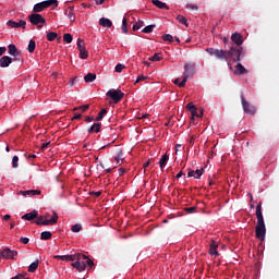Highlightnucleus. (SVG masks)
I'll use <instances>...</instances> for the list:
<instances>
[{
  "label": "nucleus",
  "instance_id": "1",
  "mask_svg": "<svg viewBox=\"0 0 279 279\" xmlns=\"http://www.w3.org/2000/svg\"><path fill=\"white\" fill-rule=\"evenodd\" d=\"M231 40L236 47L232 46L229 50L207 48L206 52L209 53V56H215L218 60H225L226 62H228V60H232V62H241V58L245 56V52H243V48L241 47V45H243V35L233 33L231 35Z\"/></svg>",
  "mask_w": 279,
  "mask_h": 279
},
{
  "label": "nucleus",
  "instance_id": "2",
  "mask_svg": "<svg viewBox=\"0 0 279 279\" xmlns=\"http://www.w3.org/2000/svg\"><path fill=\"white\" fill-rule=\"evenodd\" d=\"M257 225L255 227V236L265 241V234H267V228L265 227V218L263 217V202H259L255 209Z\"/></svg>",
  "mask_w": 279,
  "mask_h": 279
},
{
  "label": "nucleus",
  "instance_id": "3",
  "mask_svg": "<svg viewBox=\"0 0 279 279\" xmlns=\"http://www.w3.org/2000/svg\"><path fill=\"white\" fill-rule=\"evenodd\" d=\"M86 266L90 269L95 266V262L88 258V256H86L85 254L77 253V260L75 263H72V267L82 272L86 271Z\"/></svg>",
  "mask_w": 279,
  "mask_h": 279
},
{
  "label": "nucleus",
  "instance_id": "4",
  "mask_svg": "<svg viewBox=\"0 0 279 279\" xmlns=\"http://www.w3.org/2000/svg\"><path fill=\"white\" fill-rule=\"evenodd\" d=\"M194 75H195V63H185L183 78L179 84V88H184V86H186V82L189 81V78L193 77Z\"/></svg>",
  "mask_w": 279,
  "mask_h": 279
},
{
  "label": "nucleus",
  "instance_id": "5",
  "mask_svg": "<svg viewBox=\"0 0 279 279\" xmlns=\"http://www.w3.org/2000/svg\"><path fill=\"white\" fill-rule=\"evenodd\" d=\"M58 213L52 211L51 218H47V216H37L35 223L37 226H56V223H58Z\"/></svg>",
  "mask_w": 279,
  "mask_h": 279
},
{
  "label": "nucleus",
  "instance_id": "6",
  "mask_svg": "<svg viewBox=\"0 0 279 279\" xmlns=\"http://www.w3.org/2000/svg\"><path fill=\"white\" fill-rule=\"evenodd\" d=\"M28 21H29V23H32V25H36V27H38V29H40L41 27H45V25H47V20H45V17L38 13H32L28 16Z\"/></svg>",
  "mask_w": 279,
  "mask_h": 279
},
{
  "label": "nucleus",
  "instance_id": "7",
  "mask_svg": "<svg viewBox=\"0 0 279 279\" xmlns=\"http://www.w3.org/2000/svg\"><path fill=\"white\" fill-rule=\"evenodd\" d=\"M51 5H56V8H58V0H46V1L39 2L34 5L33 11L35 12V14H38L44 10H47V8H51Z\"/></svg>",
  "mask_w": 279,
  "mask_h": 279
},
{
  "label": "nucleus",
  "instance_id": "8",
  "mask_svg": "<svg viewBox=\"0 0 279 279\" xmlns=\"http://www.w3.org/2000/svg\"><path fill=\"white\" fill-rule=\"evenodd\" d=\"M107 97H110L113 100V104H119L124 97L125 94L121 89H109L106 94Z\"/></svg>",
  "mask_w": 279,
  "mask_h": 279
},
{
  "label": "nucleus",
  "instance_id": "9",
  "mask_svg": "<svg viewBox=\"0 0 279 279\" xmlns=\"http://www.w3.org/2000/svg\"><path fill=\"white\" fill-rule=\"evenodd\" d=\"M242 108L246 114H256V107L245 100V96L241 94Z\"/></svg>",
  "mask_w": 279,
  "mask_h": 279
},
{
  "label": "nucleus",
  "instance_id": "10",
  "mask_svg": "<svg viewBox=\"0 0 279 279\" xmlns=\"http://www.w3.org/2000/svg\"><path fill=\"white\" fill-rule=\"evenodd\" d=\"M19 252L12 251L10 248H3L0 251V258H5L7 260H12L14 259V256H17Z\"/></svg>",
  "mask_w": 279,
  "mask_h": 279
},
{
  "label": "nucleus",
  "instance_id": "11",
  "mask_svg": "<svg viewBox=\"0 0 279 279\" xmlns=\"http://www.w3.org/2000/svg\"><path fill=\"white\" fill-rule=\"evenodd\" d=\"M7 25L14 29H19V27H22V29H25V25H27V22H25V20H20V22H14L12 20H9L7 22Z\"/></svg>",
  "mask_w": 279,
  "mask_h": 279
},
{
  "label": "nucleus",
  "instance_id": "12",
  "mask_svg": "<svg viewBox=\"0 0 279 279\" xmlns=\"http://www.w3.org/2000/svg\"><path fill=\"white\" fill-rule=\"evenodd\" d=\"M17 195H23L24 197H34L36 195H43V191L40 190H27V191H20Z\"/></svg>",
  "mask_w": 279,
  "mask_h": 279
},
{
  "label": "nucleus",
  "instance_id": "13",
  "mask_svg": "<svg viewBox=\"0 0 279 279\" xmlns=\"http://www.w3.org/2000/svg\"><path fill=\"white\" fill-rule=\"evenodd\" d=\"M219 247V244L215 241L211 240V243L209 244V254L210 256H219V251H217Z\"/></svg>",
  "mask_w": 279,
  "mask_h": 279
},
{
  "label": "nucleus",
  "instance_id": "14",
  "mask_svg": "<svg viewBox=\"0 0 279 279\" xmlns=\"http://www.w3.org/2000/svg\"><path fill=\"white\" fill-rule=\"evenodd\" d=\"M202 175H204V169H197L196 171L190 169L187 172V178H195V180H199Z\"/></svg>",
  "mask_w": 279,
  "mask_h": 279
},
{
  "label": "nucleus",
  "instance_id": "15",
  "mask_svg": "<svg viewBox=\"0 0 279 279\" xmlns=\"http://www.w3.org/2000/svg\"><path fill=\"white\" fill-rule=\"evenodd\" d=\"M37 218H38V210L36 209L22 216V219H24V221H34V219H37Z\"/></svg>",
  "mask_w": 279,
  "mask_h": 279
},
{
  "label": "nucleus",
  "instance_id": "16",
  "mask_svg": "<svg viewBox=\"0 0 279 279\" xmlns=\"http://www.w3.org/2000/svg\"><path fill=\"white\" fill-rule=\"evenodd\" d=\"M12 64V57L3 56L0 58V66L1 69H7V66H10Z\"/></svg>",
  "mask_w": 279,
  "mask_h": 279
},
{
  "label": "nucleus",
  "instance_id": "17",
  "mask_svg": "<svg viewBox=\"0 0 279 279\" xmlns=\"http://www.w3.org/2000/svg\"><path fill=\"white\" fill-rule=\"evenodd\" d=\"M8 52L10 56H13V58H19L21 56V52H19V49L16 48V45L10 44L8 46Z\"/></svg>",
  "mask_w": 279,
  "mask_h": 279
},
{
  "label": "nucleus",
  "instance_id": "18",
  "mask_svg": "<svg viewBox=\"0 0 279 279\" xmlns=\"http://www.w3.org/2000/svg\"><path fill=\"white\" fill-rule=\"evenodd\" d=\"M234 75H245L247 73V69H245V66H243V64L238 63L235 65V70H234Z\"/></svg>",
  "mask_w": 279,
  "mask_h": 279
},
{
  "label": "nucleus",
  "instance_id": "19",
  "mask_svg": "<svg viewBox=\"0 0 279 279\" xmlns=\"http://www.w3.org/2000/svg\"><path fill=\"white\" fill-rule=\"evenodd\" d=\"M153 5L159 8V10H169V5L160 0H151Z\"/></svg>",
  "mask_w": 279,
  "mask_h": 279
},
{
  "label": "nucleus",
  "instance_id": "20",
  "mask_svg": "<svg viewBox=\"0 0 279 279\" xmlns=\"http://www.w3.org/2000/svg\"><path fill=\"white\" fill-rule=\"evenodd\" d=\"M101 132V123H94L89 129H88V134L93 133H99Z\"/></svg>",
  "mask_w": 279,
  "mask_h": 279
},
{
  "label": "nucleus",
  "instance_id": "21",
  "mask_svg": "<svg viewBox=\"0 0 279 279\" xmlns=\"http://www.w3.org/2000/svg\"><path fill=\"white\" fill-rule=\"evenodd\" d=\"M99 25H100L101 27H108V28H110V27H112V21H110V19L101 17V19L99 20Z\"/></svg>",
  "mask_w": 279,
  "mask_h": 279
},
{
  "label": "nucleus",
  "instance_id": "22",
  "mask_svg": "<svg viewBox=\"0 0 279 279\" xmlns=\"http://www.w3.org/2000/svg\"><path fill=\"white\" fill-rule=\"evenodd\" d=\"M167 162H169V155L165 154L159 160V167L161 171L165 169V167H167Z\"/></svg>",
  "mask_w": 279,
  "mask_h": 279
},
{
  "label": "nucleus",
  "instance_id": "23",
  "mask_svg": "<svg viewBox=\"0 0 279 279\" xmlns=\"http://www.w3.org/2000/svg\"><path fill=\"white\" fill-rule=\"evenodd\" d=\"M65 14L68 16V19L70 20L71 23H75V11H73V8H69L65 11Z\"/></svg>",
  "mask_w": 279,
  "mask_h": 279
},
{
  "label": "nucleus",
  "instance_id": "24",
  "mask_svg": "<svg viewBox=\"0 0 279 279\" xmlns=\"http://www.w3.org/2000/svg\"><path fill=\"white\" fill-rule=\"evenodd\" d=\"M116 165H121L123 162V150H118L116 157L113 158Z\"/></svg>",
  "mask_w": 279,
  "mask_h": 279
},
{
  "label": "nucleus",
  "instance_id": "25",
  "mask_svg": "<svg viewBox=\"0 0 279 279\" xmlns=\"http://www.w3.org/2000/svg\"><path fill=\"white\" fill-rule=\"evenodd\" d=\"M38 265H40V260L36 259L28 266V272L34 274L36 269H38Z\"/></svg>",
  "mask_w": 279,
  "mask_h": 279
},
{
  "label": "nucleus",
  "instance_id": "26",
  "mask_svg": "<svg viewBox=\"0 0 279 279\" xmlns=\"http://www.w3.org/2000/svg\"><path fill=\"white\" fill-rule=\"evenodd\" d=\"M97 80V74L95 73H88L87 75L84 76V81L89 84L90 82H95Z\"/></svg>",
  "mask_w": 279,
  "mask_h": 279
},
{
  "label": "nucleus",
  "instance_id": "27",
  "mask_svg": "<svg viewBox=\"0 0 279 279\" xmlns=\"http://www.w3.org/2000/svg\"><path fill=\"white\" fill-rule=\"evenodd\" d=\"M53 236V233H51L50 231H44L41 232L40 239L41 241H49V239H51Z\"/></svg>",
  "mask_w": 279,
  "mask_h": 279
},
{
  "label": "nucleus",
  "instance_id": "28",
  "mask_svg": "<svg viewBox=\"0 0 279 279\" xmlns=\"http://www.w3.org/2000/svg\"><path fill=\"white\" fill-rule=\"evenodd\" d=\"M57 38H58V33H56V32L47 33V40L49 43H53V40H56Z\"/></svg>",
  "mask_w": 279,
  "mask_h": 279
},
{
  "label": "nucleus",
  "instance_id": "29",
  "mask_svg": "<svg viewBox=\"0 0 279 279\" xmlns=\"http://www.w3.org/2000/svg\"><path fill=\"white\" fill-rule=\"evenodd\" d=\"M28 53H34L36 51V41L34 39H31L28 43Z\"/></svg>",
  "mask_w": 279,
  "mask_h": 279
},
{
  "label": "nucleus",
  "instance_id": "30",
  "mask_svg": "<svg viewBox=\"0 0 279 279\" xmlns=\"http://www.w3.org/2000/svg\"><path fill=\"white\" fill-rule=\"evenodd\" d=\"M177 21H179V23H181V25H185V27H189V20H186V17H184V15H178Z\"/></svg>",
  "mask_w": 279,
  "mask_h": 279
},
{
  "label": "nucleus",
  "instance_id": "31",
  "mask_svg": "<svg viewBox=\"0 0 279 279\" xmlns=\"http://www.w3.org/2000/svg\"><path fill=\"white\" fill-rule=\"evenodd\" d=\"M63 43H66L68 45H71L73 43V35L65 33L63 35Z\"/></svg>",
  "mask_w": 279,
  "mask_h": 279
},
{
  "label": "nucleus",
  "instance_id": "32",
  "mask_svg": "<svg viewBox=\"0 0 279 279\" xmlns=\"http://www.w3.org/2000/svg\"><path fill=\"white\" fill-rule=\"evenodd\" d=\"M108 114V110L107 109H101L98 113V116L95 118V121H101V119H104V116Z\"/></svg>",
  "mask_w": 279,
  "mask_h": 279
},
{
  "label": "nucleus",
  "instance_id": "33",
  "mask_svg": "<svg viewBox=\"0 0 279 279\" xmlns=\"http://www.w3.org/2000/svg\"><path fill=\"white\" fill-rule=\"evenodd\" d=\"M145 25V22L143 21H137L134 25H133V32H138V29H141V27H143Z\"/></svg>",
  "mask_w": 279,
  "mask_h": 279
},
{
  "label": "nucleus",
  "instance_id": "34",
  "mask_svg": "<svg viewBox=\"0 0 279 279\" xmlns=\"http://www.w3.org/2000/svg\"><path fill=\"white\" fill-rule=\"evenodd\" d=\"M80 59L81 60H87L88 59V50L83 49V50H80Z\"/></svg>",
  "mask_w": 279,
  "mask_h": 279
},
{
  "label": "nucleus",
  "instance_id": "35",
  "mask_svg": "<svg viewBox=\"0 0 279 279\" xmlns=\"http://www.w3.org/2000/svg\"><path fill=\"white\" fill-rule=\"evenodd\" d=\"M77 49H78V51H82V50L86 49V46L84 44V39H82V38L77 39Z\"/></svg>",
  "mask_w": 279,
  "mask_h": 279
},
{
  "label": "nucleus",
  "instance_id": "36",
  "mask_svg": "<svg viewBox=\"0 0 279 279\" xmlns=\"http://www.w3.org/2000/svg\"><path fill=\"white\" fill-rule=\"evenodd\" d=\"M154 27H156V25H148L146 27L143 28V34H151L154 32Z\"/></svg>",
  "mask_w": 279,
  "mask_h": 279
},
{
  "label": "nucleus",
  "instance_id": "37",
  "mask_svg": "<svg viewBox=\"0 0 279 279\" xmlns=\"http://www.w3.org/2000/svg\"><path fill=\"white\" fill-rule=\"evenodd\" d=\"M161 38L165 43H171L173 40V36L170 34H165L161 36Z\"/></svg>",
  "mask_w": 279,
  "mask_h": 279
},
{
  "label": "nucleus",
  "instance_id": "38",
  "mask_svg": "<svg viewBox=\"0 0 279 279\" xmlns=\"http://www.w3.org/2000/svg\"><path fill=\"white\" fill-rule=\"evenodd\" d=\"M186 109L191 112V114H194V112L197 109V107H195V105H193V102H189L186 105Z\"/></svg>",
  "mask_w": 279,
  "mask_h": 279
},
{
  "label": "nucleus",
  "instance_id": "39",
  "mask_svg": "<svg viewBox=\"0 0 279 279\" xmlns=\"http://www.w3.org/2000/svg\"><path fill=\"white\" fill-rule=\"evenodd\" d=\"M122 32L123 34H128V19L125 17L122 20Z\"/></svg>",
  "mask_w": 279,
  "mask_h": 279
},
{
  "label": "nucleus",
  "instance_id": "40",
  "mask_svg": "<svg viewBox=\"0 0 279 279\" xmlns=\"http://www.w3.org/2000/svg\"><path fill=\"white\" fill-rule=\"evenodd\" d=\"M151 62H160L162 60V57L158 53H155L153 57L149 58Z\"/></svg>",
  "mask_w": 279,
  "mask_h": 279
},
{
  "label": "nucleus",
  "instance_id": "41",
  "mask_svg": "<svg viewBox=\"0 0 279 279\" xmlns=\"http://www.w3.org/2000/svg\"><path fill=\"white\" fill-rule=\"evenodd\" d=\"M71 230L72 232H82V225L80 223L73 225Z\"/></svg>",
  "mask_w": 279,
  "mask_h": 279
},
{
  "label": "nucleus",
  "instance_id": "42",
  "mask_svg": "<svg viewBox=\"0 0 279 279\" xmlns=\"http://www.w3.org/2000/svg\"><path fill=\"white\" fill-rule=\"evenodd\" d=\"M88 108H90V105H84V106H80L74 108L73 110H81V112H86V110H88Z\"/></svg>",
  "mask_w": 279,
  "mask_h": 279
},
{
  "label": "nucleus",
  "instance_id": "43",
  "mask_svg": "<svg viewBox=\"0 0 279 279\" xmlns=\"http://www.w3.org/2000/svg\"><path fill=\"white\" fill-rule=\"evenodd\" d=\"M12 167H13V169H16L19 167V156H13Z\"/></svg>",
  "mask_w": 279,
  "mask_h": 279
},
{
  "label": "nucleus",
  "instance_id": "44",
  "mask_svg": "<svg viewBox=\"0 0 279 279\" xmlns=\"http://www.w3.org/2000/svg\"><path fill=\"white\" fill-rule=\"evenodd\" d=\"M145 80H149V76L140 75V76H137L134 85L138 84V82H145Z\"/></svg>",
  "mask_w": 279,
  "mask_h": 279
},
{
  "label": "nucleus",
  "instance_id": "45",
  "mask_svg": "<svg viewBox=\"0 0 279 279\" xmlns=\"http://www.w3.org/2000/svg\"><path fill=\"white\" fill-rule=\"evenodd\" d=\"M73 260H76V262H77V254L68 255L66 262H68V263H73Z\"/></svg>",
  "mask_w": 279,
  "mask_h": 279
},
{
  "label": "nucleus",
  "instance_id": "46",
  "mask_svg": "<svg viewBox=\"0 0 279 279\" xmlns=\"http://www.w3.org/2000/svg\"><path fill=\"white\" fill-rule=\"evenodd\" d=\"M125 69V65L119 63L116 65V73H121Z\"/></svg>",
  "mask_w": 279,
  "mask_h": 279
},
{
  "label": "nucleus",
  "instance_id": "47",
  "mask_svg": "<svg viewBox=\"0 0 279 279\" xmlns=\"http://www.w3.org/2000/svg\"><path fill=\"white\" fill-rule=\"evenodd\" d=\"M53 258L56 260H66L68 255H54Z\"/></svg>",
  "mask_w": 279,
  "mask_h": 279
},
{
  "label": "nucleus",
  "instance_id": "48",
  "mask_svg": "<svg viewBox=\"0 0 279 279\" xmlns=\"http://www.w3.org/2000/svg\"><path fill=\"white\" fill-rule=\"evenodd\" d=\"M185 211H187L189 214L197 213V207H187L185 208Z\"/></svg>",
  "mask_w": 279,
  "mask_h": 279
},
{
  "label": "nucleus",
  "instance_id": "49",
  "mask_svg": "<svg viewBox=\"0 0 279 279\" xmlns=\"http://www.w3.org/2000/svg\"><path fill=\"white\" fill-rule=\"evenodd\" d=\"M187 10H199V7L197 4H186Z\"/></svg>",
  "mask_w": 279,
  "mask_h": 279
},
{
  "label": "nucleus",
  "instance_id": "50",
  "mask_svg": "<svg viewBox=\"0 0 279 279\" xmlns=\"http://www.w3.org/2000/svg\"><path fill=\"white\" fill-rule=\"evenodd\" d=\"M192 114V121H195V118L199 119V114L197 113V109L194 110V113H191Z\"/></svg>",
  "mask_w": 279,
  "mask_h": 279
},
{
  "label": "nucleus",
  "instance_id": "51",
  "mask_svg": "<svg viewBox=\"0 0 279 279\" xmlns=\"http://www.w3.org/2000/svg\"><path fill=\"white\" fill-rule=\"evenodd\" d=\"M189 143L190 147H193V145H195V135H191Z\"/></svg>",
  "mask_w": 279,
  "mask_h": 279
},
{
  "label": "nucleus",
  "instance_id": "52",
  "mask_svg": "<svg viewBox=\"0 0 279 279\" xmlns=\"http://www.w3.org/2000/svg\"><path fill=\"white\" fill-rule=\"evenodd\" d=\"M20 242L23 243V245H27V243H29V239L28 238H21Z\"/></svg>",
  "mask_w": 279,
  "mask_h": 279
},
{
  "label": "nucleus",
  "instance_id": "53",
  "mask_svg": "<svg viewBox=\"0 0 279 279\" xmlns=\"http://www.w3.org/2000/svg\"><path fill=\"white\" fill-rule=\"evenodd\" d=\"M78 119H82V113H75L72 118V121H77Z\"/></svg>",
  "mask_w": 279,
  "mask_h": 279
},
{
  "label": "nucleus",
  "instance_id": "54",
  "mask_svg": "<svg viewBox=\"0 0 279 279\" xmlns=\"http://www.w3.org/2000/svg\"><path fill=\"white\" fill-rule=\"evenodd\" d=\"M15 279H29V277L19 274L15 276Z\"/></svg>",
  "mask_w": 279,
  "mask_h": 279
},
{
  "label": "nucleus",
  "instance_id": "55",
  "mask_svg": "<svg viewBox=\"0 0 279 279\" xmlns=\"http://www.w3.org/2000/svg\"><path fill=\"white\" fill-rule=\"evenodd\" d=\"M96 5H104L106 3V0H95Z\"/></svg>",
  "mask_w": 279,
  "mask_h": 279
},
{
  "label": "nucleus",
  "instance_id": "56",
  "mask_svg": "<svg viewBox=\"0 0 279 279\" xmlns=\"http://www.w3.org/2000/svg\"><path fill=\"white\" fill-rule=\"evenodd\" d=\"M182 175H184V171H180L177 175H175V179L177 180H180V178H182Z\"/></svg>",
  "mask_w": 279,
  "mask_h": 279
},
{
  "label": "nucleus",
  "instance_id": "57",
  "mask_svg": "<svg viewBox=\"0 0 279 279\" xmlns=\"http://www.w3.org/2000/svg\"><path fill=\"white\" fill-rule=\"evenodd\" d=\"M93 121V118L90 116L85 117V122L90 123Z\"/></svg>",
  "mask_w": 279,
  "mask_h": 279
},
{
  "label": "nucleus",
  "instance_id": "58",
  "mask_svg": "<svg viewBox=\"0 0 279 279\" xmlns=\"http://www.w3.org/2000/svg\"><path fill=\"white\" fill-rule=\"evenodd\" d=\"M49 145H50V142L44 143L41 145V149H47L49 147Z\"/></svg>",
  "mask_w": 279,
  "mask_h": 279
},
{
  "label": "nucleus",
  "instance_id": "59",
  "mask_svg": "<svg viewBox=\"0 0 279 279\" xmlns=\"http://www.w3.org/2000/svg\"><path fill=\"white\" fill-rule=\"evenodd\" d=\"M119 175H123L125 173V168H119Z\"/></svg>",
  "mask_w": 279,
  "mask_h": 279
},
{
  "label": "nucleus",
  "instance_id": "60",
  "mask_svg": "<svg viewBox=\"0 0 279 279\" xmlns=\"http://www.w3.org/2000/svg\"><path fill=\"white\" fill-rule=\"evenodd\" d=\"M7 48L5 47H0V57L3 56V53H5Z\"/></svg>",
  "mask_w": 279,
  "mask_h": 279
},
{
  "label": "nucleus",
  "instance_id": "61",
  "mask_svg": "<svg viewBox=\"0 0 279 279\" xmlns=\"http://www.w3.org/2000/svg\"><path fill=\"white\" fill-rule=\"evenodd\" d=\"M149 160H147L144 165H143V169H144V173H145V170L147 169V167H149Z\"/></svg>",
  "mask_w": 279,
  "mask_h": 279
},
{
  "label": "nucleus",
  "instance_id": "62",
  "mask_svg": "<svg viewBox=\"0 0 279 279\" xmlns=\"http://www.w3.org/2000/svg\"><path fill=\"white\" fill-rule=\"evenodd\" d=\"M173 84H175L177 86H180V84H182V82H180V78H175L173 81Z\"/></svg>",
  "mask_w": 279,
  "mask_h": 279
},
{
  "label": "nucleus",
  "instance_id": "63",
  "mask_svg": "<svg viewBox=\"0 0 279 279\" xmlns=\"http://www.w3.org/2000/svg\"><path fill=\"white\" fill-rule=\"evenodd\" d=\"M93 195H95V197H101V192H93Z\"/></svg>",
  "mask_w": 279,
  "mask_h": 279
},
{
  "label": "nucleus",
  "instance_id": "64",
  "mask_svg": "<svg viewBox=\"0 0 279 279\" xmlns=\"http://www.w3.org/2000/svg\"><path fill=\"white\" fill-rule=\"evenodd\" d=\"M10 217H11L10 215H4V216H3V220H4V221H9Z\"/></svg>",
  "mask_w": 279,
  "mask_h": 279
}]
</instances>
